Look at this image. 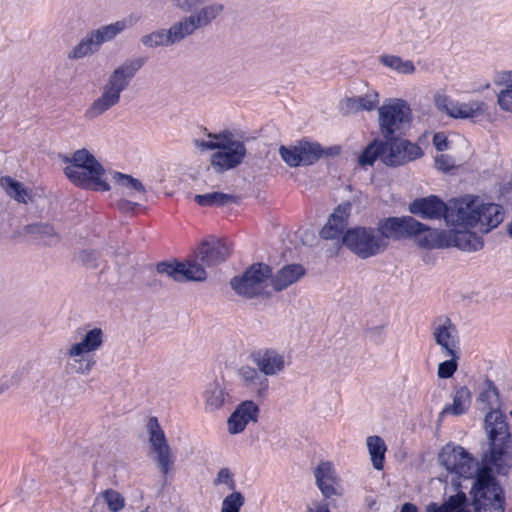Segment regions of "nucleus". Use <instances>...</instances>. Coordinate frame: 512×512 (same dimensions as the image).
<instances>
[{"mask_svg": "<svg viewBox=\"0 0 512 512\" xmlns=\"http://www.w3.org/2000/svg\"><path fill=\"white\" fill-rule=\"evenodd\" d=\"M411 214L424 220L444 219L447 226H473L481 223L482 230L491 231L504 218L502 206L485 203L478 197L466 196L445 203L436 195L414 199L408 205Z\"/></svg>", "mask_w": 512, "mask_h": 512, "instance_id": "obj_1", "label": "nucleus"}, {"mask_svg": "<svg viewBox=\"0 0 512 512\" xmlns=\"http://www.w3.org/2000/svg\"><path fill=\"white\" fill-rule=\"evenodd\" d=\"M140 512H144V510H141Z\"/></svg>", "mask_w": 512, "mask_h": 512, "instance_id": "obj_60", "label": "nucleus"}, {"mask_svg": "<svg viewBox=\"0 0 512 512\" xmlns=\"http://www.w3.org/2000/svg\"><path fill=\"white\" fill-rule=\"evenodd\" d=\"M238 376L241 384L251 393L258 397H263L266 394L269 380L258 367L242 366L238 370Z\"/></svg>", "mask_w": 512, "mask_h": 512, "instance_id": "obj_21", "label": "nucleus"}, {"mask_svg": "<svg viewBox=\"0 0 512 512\" xmlns=\"http://www.w3.org/2000/svg\"><path fill=\"white\" fill-rule=\"evenodd\" d=\"M194 201L200 206H226L237 202V197L232 194L222 192H211L207 194H197Z\"/></svg>", "mask_w": 512, "mask_h": 512, "instance_id": "obj_33", "label": "nucleus"}, {"mask_svg": "<svg viewBox=\"0 0 512 512\" xmlns=\"http://www.w3.org/2000/svg\"><path fill=\"white\" fill-rule=\"evenodd\" d=\"M481 410H489L484 418V427L491 441V453L488 461L499 467V472L505 473L512 459V436L505 416L500 410L499 393L493 382L487 379L478 396Z\"/></svg>", "mask_w": 512, "mask_h": 512, "instance_id": "obj_3", "label": "nucleus"}, {"mask_svg": "<svg viewBox=\"0 0 512 512\" xmlns=\"http://www.w3.org/2000/svg\"><path fill=\"white\" fill-rule=\"evenodd\" d=\"M271 276V268L263 263L251 265L241 276L230 281L232 289L245 298H253L261 294Z\"/></svg>", "mask_w": 512, "mask_h": 512, "instance_id": "obj_10", "label": "nucleus"}, {"mask_svg": "<svg viewBox=\"0 0 512 512\" xmlns=\"http://www.w3.org/2000/svg\"><path fill=\"white\" fill-rule=\"evenodd\" d=\"M145 59L135 57L125 60L108 76L101 95L85 111V117L93 119L104 114L120 102L121 93L125 91L137 72L143 67Z\"/></svg>", "mask_w": 512, "mask_h": 512, "instance_id": "obj_5", "label": "nucleus"}, {"mask_svg": "<svg viewBox=\"0 0 512 512\" xmlns=\"http://www.w3.org/2000/svg\"><path fill=\"white\" fill-rule=\"evenodd\" d=\"M436 108L451 118L468 119L482 116L487 111V105L480 101L461 103L453 101L446 95L437 94L434 97Z\"/></svg>", "mask_w": 512, "mask_h": 512, "instance_id": "obj_13", "label": "nucleus"}, {"mask_svg": "<svg viewBox=\"0 0 512 512\" xmlns=\"http://www.w3.org/2000/svg\"><path fill=\"white\" fill-rule=\"evenodd\" d=\"M0 186L10 198L19 203L27 204L31 200V195L24 185L10 176H2Z\"/></svg>", "mask_w": 512, "mask_h": 512, "instance_id": "obj_32", "label": "nucleus"}, {"mask_svg": "<svg viewBox=\"0 0 512 512\" xmlns=\"http://www.w3.org/2000/svg\"><path fill=\"white\" fill-rule=\"evenodd\" d=\"M74 351V345L71 344L65 352L68 358L67 367L77 374H89L96 363L94 357L89 352L75 353Z\"/></svg>", "mask_w": 512, "mask_h": 512, "instance_id": "obj_26", "label": "nucleus"}, {"mask_svg": "<svg viewBox=\"0 0 512 512\" xmlns=\"http://www.w3.org/2000/svg\"><path fill=\"white\" fill-rule=\"evenodd\" d=\"M330 506L336 508L335 499L331 501L323 500L317 502L313 508H308L307 512H331Z\"/></svg>", "mask_w": 512, "mask_h": 512, "instance_id": "obj_52", "label": "nucleus"}, {"mask_svg": "<svg viewBox=\"0 0 512 512\" xmlns=\"http://www.w3.org/2000/svg\"><path fill=\"white\" fill-rule=\"evenodd\" d=\"M204 3V0H173L174 6L183 11L190 12L197 7L201 6Z\"/></svg>", "mask_w": 512, "mask_h": 512, "instance_id": "obj_49", "label": "nucleus"}, {"mask_svg": "<svg viewBox=\"0 0 512 512\" xmlns=\"http://www.w3.org/2000/svg\"><path fill=\"white\" fill-rule=\"evenodd\" d=\"M96 499H102L110 512H119L124 509L126 504L123 495L111 488L102 491Z\"/></svg>", "mask_w": 512, "mask_h": 512, "instance_id": "obj_40", "label": "nucleus"}, {"mask_svg": "<svg viewBox=\"0 0 512 512\" xmlns=\"http://www.w3.org/2000/svg\"><path fill=\"white\" fill-rule=\"evenodd\" d=\"M304 275L305 269L302 265L288 264L279 269L275 275L271 273L269 279L275 291H282L297 282Z\"/></svg>", "mask_w": 512, "mask_h": 512, "instance_id": "obj_25", "label": "nucleus"}, {"mask_svg": "<svg viewBox=\"0 0 512 512\" xmlns=\"http://www.w3.org/2000/svg\"><path fill=\"white\" fill-rule=\"evenodd\" d=\"M64 162L69 163L64 168V173L75 185L93 187L101 191L110 189L109 184L102 179L105 173L103 166L88 150H77L71 158L65 156Z\"/></svg>", "mask_w": 512, "mask_h": 512, "instance_id": "obj_6", "label": "nucleus"}, {"mask_svg": "<svg viewBox=\"0 0 512 512\" xmlns=\"http://www.w3.org/2000/svg\"><path fill=\"white\" fill-rule=\"evenodd\" d=\"M379 128L385 140L401 136L411 124V109L406 101L393 99L378 108Z\"/></svg>", "mask_w": 512, "mask_h": 512, "instance_id": "obj_8", "label": "nucleus"}, {"mask_svg": "<svg viewBox=\"0 0 512 512\" xmlns=\"http://www.w3.org/2000/svg\"><path fill=\"white\" fill-rule=\"evenodd\" d=\"M433 338L440 346L443 356H454V353H458L457 330L449 318L445 317L437 325L434 324Z\"/></svg>", "mask_w": 512, "mask_h": 512, "instance_id": "obj_18", "label": "nucleus"}, {"mask_svg": "<svg viewBox=\"0 0 512 512\" xmlns=\"http://www.w3.org/2000/svg\"><path fill=\"white\" fill-rule=\"evenodd\" d=\"M49 395H45L46 401L51 405H58L64 402V393L60 387L50 386Z\"/></svg>", "mask_w": 512, "mask_h": 512, "instance_id": "obj_50", "label": "nucleus"}, {"mask_svg": "<svg viewBox=\"0 0 512 512\" xmlns=\"http://www.w3.org/2000/svg\"><path fill=\"white\" fill-rule=\"evenodd\" d=\"M244 503L245 498L242 493L238 491H232V493L223 499L220 512H240V509Z\"/></svg>", "mask_w": 512, "mask_h": 512, "instance_id": "obj_42", "label": "nucleus"}, {"mask_svg": "<svg viewBox=\"0 0 512 512\" xmlns=\"http://www.w3.org/2000/svg\"><path fill=\"white\" fill-rule=\"evenodd\" d=\"M467 502L466 494L462 491L449 497V499L441 505L430 503L426 506V512H460V508L464 507Z\"/></svg>", "mask_w": 512, "mask_h": 512, "instance_id": "obj_34", "label": "nucleus"}, {"mask_svg": "<svg viewBox=\"0 0 512 512\" xmlns=\"http://www.w3.org/2000/svg\"><path fill=\"white\" fill-rule=\"evenodd\" d=\"M494 83L505 84V88L497 94V103L503 111L512 113V71L497 74Z\"/></svg>", "mask_w": 512, "mask_h": 512, "instance_id": "obj_29", "label": "nucleus"}, {"mask_svg": "<svg viewBox=\"0 0 512 512\" xmlns=\"http://www.w3.org/2000/svg\"><path fill=\"white\" fill-rule=\"evenodd\" d=\"M136 206L137 203L128 200H121L118 202V208L124 212L132 211Z\"/></svg>", "mask_w": 512, "mask_h": 512, "instance_id": "obj_54", "label": "nucleus"}, {"mask_svg": "<svg viewBox=\"0 0 512 512\" xmlns=\"http://www.w3.org/2000/svg\"><path fill=\"white\" fill-rule=\"evenodd\" d=\"M246 156L243 142L235 140L232 133L223 146L211 155L210 165L217 173H223L240 165Z\"/></svg>", "mask_w": 512, "mask_h": 512, "instance_id": "obj_12", "label": "nucleus"}, {"mask_svg": "<svg viewBox=\"0 0 512 512\" xmlns=\"http://www.w3.org/2000/svg\"><path fill=\"white\" fill-rule=\"evenodd\" d=\"M351 208L352 205L349 202L338 205L321 229L320 236L327 240L343 237L344 229L348 224Z\"/></svg>", "mask_w": 512, "mask_h": 512, "instance_id": "obj_20", "label": "nucleus"}, {"mask_svg": "<svg viewBox=\"0 0 512 512\" xmlns=\"http://www.w3.org/2000/svg\"><path fill=\"white\" fill-rule=\"evenodd\" d=\"M222 484L226 485L228 490L235 491V489H236V483L233 478V474L231 473L230 469H228V468H221L218 471L216 478L213 480L214 486H218V485H222Z\"/></svg>", "mask_w": 512, "mask_h": 512, "instance_id": "obj_48", "label": "nucleus"}, {"mask_svg": "<svg viewBox=\"0 0 512 512\" xmlns=\"http://www.w3.org/2000/svg\"><path fill=\"white\" fill-rule=\"evenodd\" d=\"M313 474L316 486L323 495L324 500L331 501L335 498H341L344 495V488L341 480L337 476L335 468L331 462H320L314 469Z\"/></svg>", "mask_w": 512, "mask_h": 512, "instance_id": "obj_14", "label": "nucleus"}, {"mask_svg": "<svg viewBox=\"0 0 512 512\" xmlns=\"http://www.w3.org/2000/svg\"><path fill=\"white\" fill-rule=\"evenodd\" d=\"M507 233L512 238V221L507 224Z\"/></svg>", "mask_w": 512, "mask_h": 512, "instance_id": "obj_56", "label": "nucleus"}, {"mask_svg": "<svg viewBox=\"0 0 512 512\" xmlns=\"http://www.w3.org/2000/svg\"><path fill=\"white\" fill-rule=\"evenodd\" d=\"M203 396L205 409L209 412H214L223 408L226 404L232 403V397L226 391L225 386L218 381L208 383Z\"/></svg>", "mask_w": 512, "mask_h": 512, "instance_id": "obj_24", "label": "nucleus"}, {"mask_svg": "<svg viewBox=\"0 0 512 512\" xmlns=\"http://www.w3.org/2000/svg\"><path fill=\"white\" fill-rule=\"evenodd\" d=\"M231 248L221 241H204L198 247L193 259L186 262H160L157 264V272L165 274L176 282L206 280L207 274L204 266H216L224 262L230 255Z\"/></svg>", "mask_w": 512, "mask_h": 512, "instance_id": "obj_4", "label": "nucleus"}, {"mask_svg": "<svg viewBox=\"0 0 512 512\" xmlns=\"http://www.w3.org/2000/svg\"><path fill=\"white\" fill-rule=\"evenodd\" d=\"M252 361L267 377L277 376L285 370L286 360L283 352L274 348H264L252 353Z\"/></svg>", "mask_w": 512, "mask_h": 512, "instance_id": "obj_16", "label": "nucleus"}, {"mask_svg": "<svg viewBox=\"0 0 512 512\" xmlns=\"http://www.w3.org/2000/svg\"><path fill=\"white\" fill-rule=\"evenodd\" d=\"M144 512H149L148 509H144Z\"/></svg>", "mask_w": 512, "mask_h": 512, "instance_id": "obj_59", "label": "nucleus"}, {"mask_svg": "<svg viewBox=\"0 0 512 512\" xmlns=\"http://www.w3.org/2000/svg\"><path fill=\"white\" fill-rule=\"evenodd\" d=\"M435 165L439 170L448 171L454 166V162L450 156L441 154L436 157Z\"/></svg>", "mask_w": 512, "mask_h": 512, "instance_id": "obj_51", "label": "nucleus"}, {"mask_svg": "<svg viewBox=\"0 0 512 512\" xmlns=\"http://www.w3.org/2000/svg\"><path fill=\"white\" fill-rule=\"evenodd\" d=\"M493 470L484 469L472 482L470 494L475 512H505V492Z\"/></svg>", "mask_w": 512, "mask_h": 512, "instance_id": "obj_7", "label": "nucleus"}, {"mask_svg": "<svg viewBox=\"0 0 512 512\" xmlns=\"http://www.w3.org/2000/svg\"><path fill=\"white\" fill-rule=\"evenodd\" d=\"M400 512H417V507L412 503L402 505Z\"/></svg>", "mask_w": 512, "mask_h": 512, "instance_id": "obj_55", "label": "nucleus"}, {"mask_svg": "<svg viewBox=\"0 0 512 512\" xmlns=\"http://www.w3.org/2000/svg\"><path fill=\"white\" fill-rule=\"evenodd\" d=\"M379 61L384 66L389 67L400 74L411 75L415 72L413 62L411 60H403L399 56L382 55L379 57Z\"/></svg>", "mask_w": 512, "mask_h": 512, "instance_id": "obj_39", "label": "nucleus"}, {"mask_svg": "<svg viewBox=\"0 0 512 512\" xmlns=\"http://www.w3.org/2000/svg\"><path fill=\"white\" fill-rule=\"evenodd\" d=\"M461 229L447 230V242L449 247H457L464 251H477L483 247V241L476 233L469 231V228L478 227L482 233L489 231L482 230L481 223L473 226H459Z\"/></svg>", "mask_w": 512, "mask_h": 512, "instance_id": "obj_17", "label": "nucleus"}, {"mask_svg": "<svg viewBox=\"0 0 512 512\" xmlns=\"http://www.w3.org/2000/svg\"><path fill=\"white\" fill-rule=\"evenodd\" d=\"M21 234L48 247L56 246L61 241V236L49 223L37 222L25 225Z\"/></svg>", "mask_w": 512, "mask_h": 512, "instance_id": "obj_23", "label": "nucleus"}, {"mask_svg": "<svg viewBox=\"0 0 512 512\" xmlns=\"http://www.w3.org/2000/svg\"><path fill=\"white\" fill-rule=\"evenodd\" d=\"M387 153V140H373L359 155L358 164L362 167L372 166L378 159L383 163Z\"/></svg>", "mask_w": 512, "mask_h": 512, "instance_id": "obj_27", "label": "nucleus"}, {"mask_svg": "<svg viewBox=\"0 0 512 512\" xmlns=\"http://www.w3.org/2000/svg\"><path fill=\"white\" fill-rule=\"evenodd\" d=\"M99 258L100 253L93 249H83L77 255V261L89 269H96L98 267Z\"/></svg>", "mask_w": 512, "mask_h": 512, "instance_id": "obj_46", "label": "nucleus"}, {"mask_svg": "<svg viewBox=\"0 0 512 512\" xmlns=\"http://www.w3.org/2000/svg\"><path fill=\"white\" fill-rule=\"evenodd\" d=\"M367 448L371 456V462L376 470L383 468L386 445L379 436H369L367 438Z\"/></svg>", "mask_w": 512, "mask_h": 512, "instance_id": "obj_37", "label": "nucleus"}, {"mask_svg": "<svg viewBox=\"0 0 512 512\" xmlns=\"http://www.w3.org/2000/svg\"><path fill=\"white\" fill-rule=\"evenodd\" d=\"M433 145L438 151H444L448 148L447 138L443 133H436L433 136Z\"/></svg>", "mask_w": 512, "mask_h": 512, "instance_id": "obj_53", "label": "nucleus"}, {"mask_svg": "<svg viewBox=\"0 0 512 512\" xmlns=\"http://www.w3.org/2000/svg\"><path fill=\"white\" fill-rule=\"evenodd\" d=\"M416 222L422 226L419 228V231L403 235V238L418 236L417 245L424 249H443L449 247L447 230L432 229L418 220Z\"/></svg>", "mask_w": 512, "mask_h": 512, "instance_id": "obj_22", "label": "nucleus"}, {"mask_svg": "<svg viewBox=\"0 0 512 512\" xmlns=\"http://www.w3.org/2000/svg\"><path fill=\"white\" fill-rule=\"evenodd\" d=\"M460 512H469V511L465 510V508H464V507H461V508H460Z\"/></svg>", "mask_w": 512, "mask_h": 512, "instance_id": "obj_58", "label": "nucleus"}, {"mask_svg": "<svg viewBox=\"0 0 512 512\" xmlns=\"http://www.w3.org/2000/svg\"><path fill=\"white\" fill-rule=\"evenodd\" d=\"M279 154L281 156V159L289 167L301 166L297 143L295 145L290 146L281 145L279 148Z\"/></svg>", "mask_w": 512, "mask_h": 512, "instance_id": "obj_44", "label": "nucleus"}, {"mask_svg": "<svg viewBox=\"0 0 512 512\" xmlns=\"http://www.w3.org/2000/svg\"><path fill=\"white\" fill-rule=\"evenodd\" d=\"M140 41L144 46L148 48L172 46L168 37V31L164 28L157 29L147 35L142 36Z\"/></svg>", "mask_w": 512, "mask_h": 512, "instance_id": "obj_41", "label": "nucleus"}, {"mask_svg": "<svg viewBox=\"0 0 512 512\" xmlns=\"http://www.w3.org/2000/svg\"><path fill=\"white\" fill-rule=\"evenodd\" d=\"M196 30L197 28L189 15L182 17L167 29L171 45L182 42L187 37L193 35Z\"/></svg>", "mask_w": 512, "mask_h": 512, "instance_id": "obj_28", "label": "nucleus"}, {"mask_svg": "<svg viewBox=\"0 0 512 512\" xmlns=\"http://www.w3.org/2000/svg\"><path fill=\"white\" fill-rule=\"evenodd\" d=\"M113 179L118 185L122 187L128 188L130 190H135L142 194L146 192L143 184L138 179L133 178L130 175L123 174L120 172H114Z\"/></svg>", "mask_w": 512, "mask_h": 512, "instance_id": "obj_43", "label": "nucleus"}, {"mask_svg": "<svg viewBox=\"0 0 512 512\" xmlns=\"http://www.w3.org/2000/svg\"><path fill=\"white\" fill-rule=\"evenodd\" d=\"M378 102V94L372 92L364 96L348 98L346 100V108L350 112L371 111L377 106Z\"/></svg>", "mask_w": 512, "mask_h": 512, "instance_id": "obj_38", "label": "nucleus"}, {"mask_svg": "<svg viewBox=\"0 0 512 512\" xmlns=\"http://www.w3.org/2000/svg\"><path fill=\"white\" fill-rule=\"evenodd\" d=\"M259 407L251 400L241 402L227 420L230 434L243 432L250 422H257Z\"/></svg>", "mask_w": 512, "mask_h": 512, "instance_id": "obj_19", "label": "nucleus"}, {"mask_svg": "<svg viewBox=\"0 0 512 512\" xmlns=\"http://www.w3.org/2000/svg\"><path fill=\"white\" fill-rule=\"evenodd\" d=\"M471 402V393L470 390L466 386H462L456 389L453 396V403L450 406H447L442 413H451L453 415H461L463 414Z\"/></svg>", "mask_w": 512, "mask_h": 512, "instance_id": "obj_35", "label": "nucleus"}, {"mask_svg": "<svg viewBox=\"0 0 512 512\" xmlns=\"http://www.w3.org/2000/svg\"><path fill=\"white\" fill-rule=\"evenodd\" d=\"M421 227L411 216L384 218L379 220L376 228L358 226L348 229L342 243L360 259H368L384 252L390 238L403 239V235L413 234Z\"/></svg>", "mask_w": 512, "mask_h": 512, "instance_id": "obj_2", "label": "nucleus"}, {"mask_svg": "<svg viewBox=\"0 0 512 512\" xmlns=\"http://www.w3.org/2000/svg\"><path fill=\"white\" fill-rule=\"evenodd\" d=\"M104 342V333L101 328L95 327L88 330L81 341L73 343L74 352H89L90 354L101 348Z\"/></svg>", "mask_w": 512, "mask_h": 512, "instance_id": "obj_30", "label": "nucleus"}, {"mask_svg": "<svg viewBox=\"0 0 512 512\" xmlns=\"http://www.w3.org/2000/svg\"><path fill=\"white\" fill-rule=\"evenodd\" d=\"M126 26V21L121 20L90 30L85 37L68 52V59L78 60L98 52L102 44L112 41L118 34L125 30Z\"/></svg>", "mask_w": 512, "mask_h": 512, "instance_id": "obj_9", "label": "nucleus"}, {"mask_svg": "<svg viewBox=\"0 0 512 512\" xmlns=\"http://www.w3.org/2000/svg\"><path fill=\"white\" fill-rule=\"evenodd\" d=\"M450 359L439 363L437 375L439 378L448 379L453 376L458 368L457 360L459 353H454V356H448Z\"/></svg>", "mask_w": 512, "mask_h": 512, "instance_id": "obj_45", "label": "nucleus"}, {"mask_svg": "<svg viewBox=\"0 0 512 512\" xmlns=\"http://www.w3.org/2000/svg\"><path fill=\"white\" fill-rule=\"evenodd\" d=\"M301 165H311L321 158L324 151L318 143L299 141L297 143Z\"/></svg>", "mask_w": 512, "mask_h": 512, "instance_id": "obj_36", "label": "nucleus"}, {"mask_svg": "<svg viewBox=\"0 0 512 512\" xmlns=\"http://www.w3.org/2000/svg\"><path fill=\"white\" fill-rule=\"evenodd\" d=\"M7 389V386L0 385V394H2Z\"/></svg>", "mask_w": 512, "mask_h": 512, "instance_id": "obj_57", "label": "nucleus"}, {"mask_svg": "<svg viewBox=\"0 0 512 512\" xmlns=\"http://www.w3.org/2000/svg\"><path fill=\"white\" fill-rule=\"evenodd\" d=\"M231 132H223L220 134H209L210 138L215 139L216 141H195V144L197 147L201 149H207V150H215V149H221V147L224 144V141L229 137Z\"/></svg>", "mask_w": 512, "mask_h": 512, "instance_id": "obj_47", "label": "nucleus"}, {"mask_svg": "<svg viewBox=\"0 0 512 512\" xmlns=\"http://www.w3.org/2000/svg\"><path fill=\"white\" fill-rule=\"evenodd\" d=\"M224 11V5L218 2L203 6L197 12L190 14L197 29L208 26L213 20L220 16Z\"/></svg>", "mask_w": 512, "mask_h": 512, "instance_id": "obj_31", "label": "nucleus"}, {"mask_svg": "<svg viewBox=\"0 0 512 512\" xmlns=\"http://www.w3.org/2000/svg\"><path fill=\"white\" fill-rule=\"evenodd\" d=\"M149 431V443L155 453V461L163 476H166L175 461L170 446L167 443L165 434L161 429L156 417H151L147 423Z\"/></svg>", "mask_w": 512, "mask_h": 512, "instance_id": "obj_11", "label": "nucleus"}, {"mask_svg": "<svg viewBox=\"0 0 512 512\" xmlns=\"http://www.w3.org/2000/svg\"><path fill=\"white\" fill-rule=\"evenodd\" d=\"M388 153L383 159V164L389 167H397L407 162L414 161L423 155L421 148L400 136L387 140Z\"/></svg>", "mask_w": 512, "mask_h": 512, "instance_id": "obj_15", "label": "nucleus"}]
</instances>
